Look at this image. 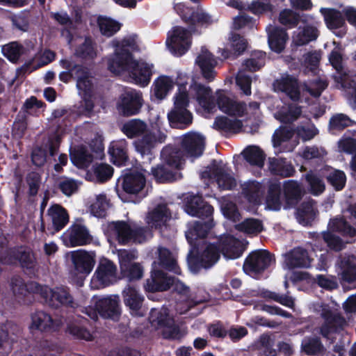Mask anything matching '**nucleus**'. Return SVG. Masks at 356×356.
<instances>
[{
  "mask_svg": "<svg viewBox=\"0 0 356 356\" xmlns=\"http://www.w3.org/2000/svg\"><path fill=\"white\" fill-rule=\"evenodd\" d=\"M138 49L134 38H125L115 45L113 54L107 58L108 70L120 75L127 73L129 82L146 87L151 81L153 65L134 58L133 52Z\"/></svg>",
  "mask_w": 356,
  "mask_h": 356,
  "instance_id": "obj_1",
  "label": "nucleus"
},
{
  "mask_svg": "<svg viewBox=\"0 0 356 356\" xmlns=\"http://www.w3.org/2000/svg\"><path fill=\"white\" fill-rule=\"evenodd\" d=\"M146 177L140 172L130 170L121 176L118 179L117 193L118 197L124 202L138 203L146 197L145 191Z\"/></svg>",
  "mask_w": 356,
  "mask_h": 356,
  "instance_id": "obj_2",
  "label": "nucleus"
},
{
  "mask_svg": "<svg viewBox=\"0 0 356 356\" xmlns=\"http://www.w3.org/2000/svg\"><path fill=\"white\" fill-rule=\"evenodd\" d=\"M191 247L187 255V263L193 273H198L202 268H212L220 258V250L216 242H205Z\"/></svg>",
  "mask_w": 356,
  "mask_h": 356,
  "instance_id": "obj_3",
  "label": "nucleus"
},
{
  "mask_svg": "<svg viewBox=\"0 0 356 356\" xmlns=\"http://www.w3.org/2000/svg\"><path fill=\"white\" fill-rule=\"evenodd\" d=\"M175 10L187 25L189 32L194 35H201L203 31L216 22L213 17L199 5L196 7H189L184 3H179L176 5Z\"/></svg>",
  "mask_w": 356,
  "mask_h": 356,
  "instance_id": "obj_4",
  "label": "nucleus"
},
{
  "mask_svg": "<svg viewBox=\"0 0 356 356\" xmlns=\"http://www.w3.org/2000/svg\"><path fill=\"white\" fill-rule=\"evenodd\" d=\"M33 284L36 290H40L39 296L42 302L48 307L56 309L75 307L76 302L69 287L60 286L50 288L47 285Z\"/></svg>",
  "mask_w": 356,
  "mask_h": 356,
  "instance_id": "obj_5",
  "label": "nucleus"
},
{
  "mask_svg": "<svg viewBox=\"0 0 356 356\" xmlns=\"http://www.w3.org/2000/svg\"><path fill=\"white\" fill-rule=\"evenodd\" d=\"M5 259L8 264H18L29 275H35L38 270V262L33 250L24 245L15 246L7 251Z\"/></svg>",
  "mask_w": 356,
  "mask_h": 356,
  "instance_id": "obj_6",
  "label": "nucleus"
},
{
  "mask_svg": "<svg viewBox=\"0 0 356 356\" xmlns=\"http://www.w3.org/2000/svg\"><path fill=\"white\" fill-rule=\"evenodd\" d=\"M273 263H275V256L267 250L259 249L248 254L243 269L247 275L255 276L263 273Z\"/></svg>",
  "mask_w": 356,
  "mask_h": 356,
  "instance_id": "obj_7",
  "label": "nucleus"
},
{
  "mask_svg": "<svg viewBox=\"0 0 356 356\" xmlns=\"http://www.w3.org/2000/svg\"><path fill=\"white\" fill-rule=\"evenodd\" d=\"M204 177L214 179L220 190H233L236 186V180L232 175V170L222 161L213 159L207 169L203 172Z\"/></svg>",
  "mask_w": 356,
  "mask_h": 356,
  "instance_id": "obj_8",
  "label": "nucleus"
},
{
  "mask_svg": "<svg viewBox=\"0 0 356 356\" xmlns=\"http://www.w3.org/2000/svg\"><path fill=\"white\" fill-rule=\"evenodd\" d=\"M184 211L191 216L202 220L213 216V207L202 195L188 193L183 200Z\"/></svg>",
  "mask_w": 356,
  "mask_h": 356,
  "instance_id": "obj_9",
  "label": "nucleus"
},
{
  "mask_svg": "<svg viewBox=\"0 0 356 356\" xmlns=\"http://www.w3.org/2000/svg\"><path fill=\"white\" fill-rule=\"evenodd\" d=\"M192 34L188 29L176 26L173 27L172 32L168 33L166 44L175 55L181 56L191 47Z\"/></svg>",
  "mask_w": 356,
  "mask_h": 356,
  "instance_id": "obj_10",
  "label": "nucleus"
},
{
  "mask_svg": "<svg viewBox=\"0 0 356 356\" xmlns=\"http://www.w3.org/2000/svg\"><path fill=\"white\" fill-rule=\"evenodd\" d=\"M324 321L319 327V334L326 339L331 335L339 333L346 323L345 318L338 313H334L329 308H323L321 314Z\"/></svg>",
  "mask_w": 356,
  "mask_h": 356,
  "instance_id": "obj_11",
  "label": "nucleus"
},
{
  "mask_svg": "<svg viewBox=\"0 0 356 356\" xmlns=\"http://www.w3.org/2000/svg\"><path fill=\"white\" fill-rule=\"evenodd\" d=\"M213 226V216L211 218H204L202 220L193 222L189 225L188 229L186 232L188 243L191 246H197L201 243L207 242L205 238Z\"/></svg>",
  "mask_w": 356,
  "mask_h": 356,
  "instance_id": "obj_12",
  "label": "nucleus"
},
{
  "mask_svg": "<svg viewBox=\"0 0 356 356\" xmlns=\"http://www.w3.org/2000/svg\"><path fill=\"white\" fill-rule=\"evenodd\" d=\"M329 62L335 70V74L333 75L334 81L343 89H350L353 80L350 75L349 70L343 65L341 54L333 49L329 54Z\"/></svg>",
  "mask_w": 356,
  "mask_h": 356,
  "instance_id": "obj_13",
  "label": "nucleus"
},
{
  "mask_svg": "<svg viewBox=\"0 0 356 356\" xmlns=\"http://www.w3.org/2000/svg\"><path fill=\"white\" fill-rule=\"evenodd\" d=\"M216 243L220 254L229 259L239 258L245 250L241 241L229 234L220 236Z\"/></svg>",
  "mask_w": 356,
  "mask_h": 356,
  "instance_id": "obj_14",
  "label": "nucleus"
},
{
  "mask_svg": "<svg viewBox=\"0 0 356 356\" xmlns=\"http://www.w3.org/2000/svg\"><path fill=\"white\" fill-rule=\"evenodd\" d=\"M143 104L142 93L133 90L121 95L118 108L123 116L129 117L139 113Z\"/></svg>",
  "mask_w": 356,
  "mask_h": 356,
  "instance_id": "obj_15",
  "label": "nucleus"
},
{
  "mask_svg": "<svg viewBox=\"0 0 356 356\" xmlns=\"http://www.w3.org/2000/svg\"><path fill=\"white\" fill-rule=\"evenodd\" d=\"M189 93L205 111L212 112L216 108V99L209 86L193 81L189 87Z\"/></svg>",
  "mask_w": 356,
  "mask_h": 356,
  "instance_id": "obj_16",
  "label": "nucleus"
},
{
  "mask_svg": "<svg viewBox=\"0 0 356 356\" xmlns=\"http://www.w3.org/2000/svg\"><path fill=\"white\" fill-rule=\"evenodd\" d=\"M173 276L154 268L151 271L150 277L147 279L144 289L148 293L163 292L171 288L173 284Z\"/></svg>",
  "mask_w": 356,
  "mask_h": 356,
  "instance_id": "obj_17",
  "label": "nucleus"
},
{
  "mask_svg": "<svg viewBox=\"0 0 356 356\" xmlns=\"http://www.w3.org/2000/svg\"><path fill=\"white\" fill-rule=\"evenodd\" d=\"M204 146V138L193 132L185 134L181 142V149L188 157L200 156L203 154Z\"/></svg>",
  "mask_w": 356,
  "mask_h": 356,
  "instance_id": "obj_18",
  "label": "nucleus"
},
{
  "mask_svg": "<svg viewBox=\"0 0 356 356\" xmlns=\"http://www.w3.org/2000/svg\"><path fill=\"white\" fill-rule=\"evenodd\" d=\"M186 154L177 145H168L161 152V158L167 166L174 170H181L185 165Z\"/></svg>",
  "mask_w": 356,
  "mask_h": 356,
  "instance_id": "obj_19",
  "label": "nucleus"
},
{
  "mask_svg": "<svg viewBox=\"0 0 356 356\" xmlns=\"http://www.w3.org/2000/svg\"><path fill=\"white\" fill-rule=\"evenodd\" d=\"M275 91L284 92L292 101L298 102L300 99V90L298 79L292 75L286 74L273 83Z\"/></svg>",
  "mask_w": 356,
  "mask_h": 356,
  "instance_id": "obj_20",
  "label": "nucleus"
},
{
  "mask_svg": "<svg viewBox=\"0 0 356 356\" xmlns=\"http://www.w3.org/2000/svg\"><path fill=\"white\" fill-rule=\"evenodd\" d=\"M123 301L132 315L142 316L140 309L144 301V297L139 293L138 289L133 284H129L122 291Z\"/></svg>",
  "mask_w": 356,
  "mask_h": 356,
  "instance_id": "obj_21",
  "label": "nucleus"
},
{
  "mask_svg": "<svg viewBox=\"0 0 356 356\" xmlns=\"http://www.w3.org/2000/svg\"><path fill=\"white\" fill-rule=\"evenodd\" d=\"M305 191L296 180H286L283 184L285 208H293L302 200Z\"/></svg>",
  "mask_w": 356,
  "mask_h": 356,
  "instance_id": "obj_22",
  "label": "nucleus"
},
{
  "mask_svg": "<svg viewBox=\"0 0 356 356\" xmlns=\"http://www.w3.org/2000/svg\"><path fill=\"white\" fill-rule=\"evenodd\" d=\"M95 309L99 314L104 318H110L114 321L119 319L120 309L118 298H103L96 301Z\"/></svg>",
  "mask_w": 356,
  "mask_h": 356,
  "instance_id": "obj_23",
  "label": "nucleus"
},
{
  "mask_svg": "<svg viewBox=\"0 0 356 356\" xmlns=\"http://www.w3.org/2000/svg\"><path fill=\"white\" fill-rule=\"evenodd\" d=\"M60 325V320L54 319L43 311H37L32 316V326L42 332H56Z\"/></svg>",
  "mask_w": 356,
  "mask_h": 356,
  "instance_id": "obj_24",
  "label": "nucleus"
},
{
  "mask_svg": "<svg viewBox=\"0 0 356 356\" xmlns=\"http://www.w3.org/2000/svg\"><path fill=\"white\" fill-rule=\"evenodd\" d=\"M285 262L289 269L305 268L310 266L307 251L300 247L295 248L286 254Z\"/></svg>",
  "mask_w": 356,
  "mask_h": 356,
  "instance_id": "obj_25",
  "label": "nucleus"
},
{
  "mask_svg": "<svg viewBox=\"0 0 356 356\" xmlns=\"http://www.w3.org/2000/svg\"><path fill=\"white\" fill-rule=\"evenodd\" d=\"M289 40V35L284 28L274 26L268 32V43L270 49L277 53H282Z\"/></svg>",
  "mask_w": 356,
  "mask_h": 356,
  "instance_id": "obj_26",
  "label": "nucleus"
},
{
  "mask_svg": "<svg viewBox=\"0 0 356 356\" xmlns=\"http://www.w3.org/2000/svg\"><path fill=\"white\" fill-rule=\"evenodd\" d=\"M195 62L200 69L203 78L207 82L213 81L216 75L214 69L217 65V61L213 56L209 52L200 54Z\"/></svg>",
  "mask_w": 356,
  "mask_h": 356,
  "instance_id": "obj_27",
  "label": "nucleus"
},
{
  "mask_svg": "<svg viewBox=\"0 0 356 356\" xmlns=\"http://www.w3.org/2000/svg\"><path fill=\"white\" fill-rule=\"evenodd\" d=\"M268 170L272 175L284 178L293 177L296 173L293 165L284 158H269Z\"/></svg>",
  "mask_w": 356,
  "mask_h": 356,
  "instance_id": "obj_28",
  "label": "nucleus"
},
{
  "mask_svg": "<svg viewBox=\"0 0 356 356\" xmlns=\"http://www.w3.org/2000/svg\"><path fill=\"white\" fill-rule=\"evenodd\" d=\"M74 54L81 60L92 61L97 55L96 42L90 36H86L84 41L76 47Z\"/></svg>",
  "mask_w": 356,
  "mask_h": 356,
  "instance_id": "obj_29",
  "label": "nucleus"
},
{
  "mask_svg": "<svg viewBox=\"0 0 356 356\" xmlns=\"http://www.w3.org/2000/svg\"><path fill=\"white\" fill-rule=\"evenodd\" d=\"M116 270L114 263L105 259L99 262L95 274L102 284L108 286L111 283V279L115 277Z\"/></svg>",
  "mask_w": 356,
  "mask_h": 356,
  "instance_id": "obj_30",
  "label": "nucleus"
},
{
  "mask_svg": "<svg viewBox=\"0 0 356 356\" xmlns=\"http://www.w3.org/2000/svg\"><path fill=\"white\" fill-rule=\"evenodd\" d=\"M75 270L79 273L89 274L95 264V259L84 250H79L72 254Z\"/></svg>",
  "mask_w": 356,
  "mask_h": 356,
  "instance_id": "obj_31",
  "label": "nucleus"
},
{
  "mask_svg": "<svg viewBox=\"0 0 356 356\" xmlns=\"http://www.w3.org/2000/svg\"><path fill=\"white\" fill-rule=\"evenodd\" d=\"M48 214L52 220V225L54 232L63 229L69 222V215L67 210L59 204H54L48 209Z\"/></svg>",
  "mask_w": 356,
  "mask_h": 356,
  "instance_id": "obj_32",
  "label": "nucleus"
},
{
  "mask_svg": "<svg viewBox=\"0 0 356 356\" xmlns=\"http://www.w3.org/2000/svg\"><path fill=\"white\" fill-rule=\"evenodd\" d=\"M108 229L112 232L120 245H127L131 242L132 228L130 225L124 220L111 222Z\"/></svg>",
  "mask_w": 356,
  "mask_h": 356,
  "instance_id": "obj_33",
  "label": "nucleus"
},
{
  "mask_svg": "<svg viewBox=\"0 0 356 356\" xmlns=\"http://www.w3.org/2000/svg\"><path fill=\"white\" fill-rule=\"evenodd\" d=\"M301 350L307 356H321L325 353L326 349L320 337L307 336L302 340Z\"/></svg>",
  "mask_w": 356,
  "mask_h": 356,
  "instance_id": "obj_34",
  "label": "nucleus"
},
{
  "mask_svg": "<svg viewBox=\"0 0 356 356\" xmlns=\"http://www.w3.org/2000/svg\"><path fill=\"white\" fill-rule=\"evenodd\" d=\"M168 119L172 127L184 129L192 123L193 116L188 109H172Z\"/></svg>",
  "mask_w": 356,
  "mask_h": 356,
  "instance_id": "obj_35",
  "label": "nucleus"
},
{
  "mask_svg": "<svg viewBox=\"0 0 356 356\" xmlns=\"http://www.w3.org/2000/svg\"><path fill=\"white\" fill-rule=\"evenodd\" d=\"M33 284H40L39 283L31 281L25 283L24 280L19 276H14L11 278L10 287L15 296H26L29 294L40 295V290L35 289Z\"/></svg>",
  "mask_w": 356,
  "mask_h": 356,
  "instance_id": "obj_36",
  "label": "nucleus"
},
{
  "mask_svg": "<svg viewBox=\"0 0 356 356\" xmlns=\"http://www.w3.org/2000/svg\"><path fill=\"white\" fill-rule=\"evenodd\" d=\"M108 153L111 161L115 165H125L129 160L124 141H113L108 148Z\"/></svg>",
  "mask_w": 356,
  "mask_h": 356,
  "instance_id": "obj_37",
  "label": "nucleus"
},
{
  "mask_svg": "<svg viewBox=\"0 0 356 356\" xmlns=\"http://www.w3.org/2000/svg\"><path fill=\"white\" fill-rule=\"evenodd\" d=\"M243 127V122L238 119H230L227 116H218L215 118L213 128L225 133L238 134Z\"/></svg>",
  "mask_w": 356,
  "mask_h": 356,
  "instance_id": "obj_38",
  "label": "nucleus"
},
{
  "mask_svg": "<svg viewBox=\"0 0 356 356\" xmlns=\"http://www.w3.org/2000/svg\"><path fill=\"white\" fill-rule=\"evenodd\" d=\"M230 41L232 51L225 49L222 52V56L225 59L242 55L248 47L247 40L238 33H232Z\"/></svg>",
  "mask_w": 356,
  "mask_h": 356,
  "instance_id": "obj_39",
  "label": "nucleus"
},
{
  "mask_svg": "<svg viewBox=\"0 0 356 356\" xmlns=\"http://www.w3.org/2000/svg\"><path fill=\"white\" fill-rule=\"evenodd\" d=\"M92 240L87 228L81 225L72 226L69 235V241L72 247L90 244Z\"/></svg>",
  "mask_w": 356,
  "mask_h": 356,
  "instance_id": "obj_40",
  "label": "nucleus"
},
{
  "mask_svg": "<svg viewBox=\"0 0 356 356\" xmlns=\"http://www.w3.org/2000/svg\"><path fill=\"white\" fill-rule=\"evenodd\" d=\"M289 293V291L282 294L266 289H261L257 291V296L265 299L266 301H274L289 308H293L295 305L294 299Z\"/></svg>",
  "mask_w": 356,
  "mask_h": 356,
  "instance_id": "obj_41",
  "label": "nucleus"
},
{
  "mask_svg": "<svg viewBox=\"0 0 356 356\" xmlns=\"http://www.w3.org/2000/svg\"><path fill=\"white\" fill-rule=\"evenodd\" d=\"M325 22L329 29H338L346 28L344 15L339 10L334 8H321Z\"/></svg>",
  "mask_w": 356,
  "mask_h": 356,
  "instance_id": "obj_42",
  "label": "nucleus"
},
{
  "mask_svg": "<svg viewBox=\"0 0 356 356\" xmlns=\"http://www.w3.org/2000/svg\"><path fill=\"white\" fill-rule=\"evenodd\" d=\"M281 184L278 181H270L268 185V191L266 195V205L273 211H279L282 207L281 196Z\"/></svg>",
  "mask_w": 356,
  "mask_h": 356,
  "instance_id": "obj_43",
  "label": "nucleus"
},
{
  "mask_svg": "<svg viewBox=\"0 0 356 356\" xmlns=\"http://www.w3.org/2000/svg\"><path fill=\"white\" fill-rule=\"evenodd\" d=\"M171 217L170 210L165 204H159L147 216L148 223L155 227L164 225Z\"/></svg>",
  "mask_w": 356,
  "mask_h": 356,
  "instance_id": "obj_44",
  "label": "nucleus"
},
{
  "mask_svg": "<svg viewBox=\"0 0 356 356\" xmlns=\"http://www.w3.org/2000/svg\"><path fill=\"white\" fill-rule=\"evenodd\" d=\"M328 227L331 232H337L343 237L356 236V228L352 226L343 217L330 220Z\"/></svg>",
  "mask_w": 356,
  "mask_h": 356,
  "instance_id": "obj_45",
  "label": "nucleus"
},
{
  "mask_svg": "<svg viewBox=\"0 0 356 356\" xmlns=\"http://www.w3.org/2000/svg\"><path fill=\"white\" fill-rule=\"evenodd\" d=\"M341 279L348 283H356V257H344L341 260Z\"/></svg>",
  "mask_w": 356,
  "mask_h": 356,
  "instance_id": "obj_46",
  "label": "nucleus"
},
{
  "mask_svg": "<svg viewBox=\"0 0 356 356\" xmlns=\"http://www.w3.org/2000/svg\"><path fill=\"white\" fill-rule=\"evenodd\" d=\"M159 264L161 267L177 275L181 274V268L173 258L172 252L166 248L159 249Z\"/></svg>",
  "mask_w": 356,
  "mask_h": 356,
  "instance_id": "obj_47",
  "label": "nucleus"
},
{
  "mask_svg": "<svg viewBox=\"0 0 356 356\" xmlns=\"http://www.w3.org/2000/svg\"><path fill=\"white\" fill-rule=\"evenodd\" d=\"M146 123L140 119H132L126 122L121 131L129 138H134L144 134L147 130Z\"/></svg>",
  "mask_w": 356,
  "mask_h": 356,
  "instance_id": "obj_48",
  "label": "nucleus"
},
{
  "mask_svg": "<svg viewBox=\"0 0 356 356\" xmlns=\"http://www.w3.org/2000/svg\"><path fill=\"white\" fill-rule=\"evenodd\" d=\"M319 35V31L316 26L306 24L293 40L296 46L305 45L310 42L316 40Z\"/></svg>",
  "mask_w": 356,
  "mask_h": 356,
  "instance_id": "obj_49",
  "label": "nucleus"
},
{
  "mask_svg": "<svg viewBox=\"0 0 356 356\" xmlns=\"http://www.w3.org/2000/svg\"><path fill=\"white\" fill-rule=\"evenodd\" d=\"M26 48L19 42H10L2 46L3 55L12 63H17L20 57L25 54Z\"/></svg>",
  "mask_w": 356,
  "mask_h": 356,
  "instance_id": "obj_50",
  "label": "nucleus"
},
{
  "mask_svg": "<svg viewBox=\"0 0 356 356\" xmlns=\"http://www.w3.org/2000/svg\"><path fill=\"white\" fill-rule=\"evenodd\" d=\"M243 157L251 165L262 168L266 160L264 152L257 146H249L243 152Z\"/></svg>",
  "mask_w": 356,
  "mask_h": 356,
  "instance_id": "obj_51",
  "label": "nucleus"
},
{
  "mask_svg": "<svg viewBox=\"0 0 356 356\" xmlns=\"http://www.w3.org/2000/svg\"><path fill=\"white\" fill-rule=\"evenodd\" d=\"M164 163L158 164L151 169L152 175L159 183L172 182L176 180L177 172Z\"/></svg>",
  "mask_w": 356,
  "mask_h": 356,
  "instance_id": "obj_52",
  "label": "nucleus"
},
{
  "mask_svg": "<svg viewBox=\"0 0 356 356\" xmlns=\"http://www.w3.org/2000/svg\"><path fill=\"white\" fill-rule=\"evenodd\" d=\"M70 159L77 168H86L92 162L93 156L85 147H81L70 152Z\"/></svg>",
  "mask_w": 356,
  "mask_h": 356,
  "instance_id": "obj_53",
  "label": "nucleus"
},
{
  "mask_svg": "<svg viewBox=\"0 0 356 356\" xmlns=\"http://www.w3.org/2000/svg\"><path fill=\"white\" fill-rule=\"evenodd\" d=\"M296 213L300 223L307 225L312 222L315 218L313 200L302 202L297 208Z\"/></svg>",
  "mask_w": 356,
  "mask_h": 356,
  "instance_id": "obj_54",
  "label": "nucleus"
},
{
  "mask_svg": "<svg viewBox=\"0 0 356 356\" xmlns=\"http://www.w3.org/2000/svg\"><path fill=\"white\" fill-rule=\"evenodd\" d=\"M301 21L302 22H305L301 19L299 13L289 8L282 10L278 17V22L287 29L296 27Z\"/></svg>",
  "mask_w": 356,
  "mask_h": 356,
  "instance_id": "obj_55",
  "label": "nucleus"
},
{
  "mask_svg": "<svg viewBox=\"0 0 356 356\" xmlns=\"http://www.w3.org/2000/svg\"><path fill=\"white\" fill-rule=\"evenodd\" d=\"M110 207V201L105 194L97 195L95 200L90 206V213L97 218H105Z\"/></svg>",
  "mask_w": 356,
  "mask_h": 356,
  "instance_id": "obj_56",
  "label": "nucleus"
},
{
  "mask_svg": "<svg viewBox=\"0 0 356 356\" xmlns=\"http://www.w3.org/2000/svg\"><path fill=\"white\" fill-rule=\"evenodd\" d=\"M66 332L78 339L92 341V335L81 321H72L67 324Z\"/></svg>",
  "mask_w": 356,
  "mask_h": 356,
  "instance_id": "obj_57",
  "label": "nucleus"
},
{
  "mask_svg": "<svg viewBox=\"0 0 356 356\" xmlns=\"http://www.w3.org/2000/svg\"><path fill=\"white\" fill-rule=\"evenodd\" d=\"M156 144V138L152 134H145L141 139L136 141L135 147L138 152L142 156H152V149Z\"/></svg>",
  "mask_w": 356,
  "mask_h": 356,
  "instance_id": "obj_58",
  "label": "nucleus"
},
{
  "mask_svg": "<svg viewBox=\"0 0 356 356\" xmlns=\"http://www.w3.org/2000/svg\"><path fill=\"white\" fill-rule=\"evenodd\" d=\"M237 230L248 234H258L263 231L262 221L256 218H247L236 225Z\"/></svg>",
  "mask_w": 356,
  "mask_h": 356,
  "instance_id": "obj_59",
  "label": "nucleus"
},
{
  "mask_svg": "<svg viewBox=\"0 0 356 356\" xmlns=\"http://www.w3.org/2000/svg\"><path fill=\"white\" fill-rule=\"evenodd\" d=\"M325 179L337 191H341L346 186V175L342 170L333 169L327 172Z\"/></svg>",
  "mask_w": 356,
  "mask_h": 356,
  "instance_id": "obj_60",
  "label": "nucleus"
},
{
  "mask_svg": "<svg viewBox=\"0 0 356 356\" xmlns=\"http://www.w3.org/2000/svg\"><path fill=\"white\" fill-rule=\"evenodd\" d=\"M154 86L155 97L159 99H163L172 88V82L168 76H163L155 80Z\"/></svg>",
  "mask_w": 356,
  "mask_h": 356,
  "instance_id": "obj_61",
  "label": "nucleus"
},
{
  "mask_svg": "<svg viewBox=\"0 0 356 356\" xmlns=\"http://www.w3.org/2000/svg\"><path fill=\"white\" fill-rule=\"evenodd\" d=\"M266 54L264 51H255L252 54L251 58L244 61L245 69L254 72L259 70L264 66Z\"/></svg>",
  "mask_w": 356,
  "mask_h": 356,
  "instance_id": "obj_62",
  "label": "nucleus"
},
{
  "mask_svg": "<svg viewBox=\"0 0 356 356\" xmlns=\"http://www.w3.org/2000/svg\"><path fill=\"white\" fill-rule=\"evenodd\" d=\"M98 24L102 34L107 37L113 35L121 27L119 22L108 17L99 18Z\"/></svg>",
  "mask_w": 356,
  "mask_h": 356,
  "instance_id": "obj_63",
  "label": "nucleus"
},
{
  "mask_svg": "<svg viewBox=\"0 0 356 356\" xmlns=\"http://www.w3.org/2000/svg\"><path fill=\"white\" fill-rule=\"evenodd\" d=\"M92 170L99 183L108 181L113 175V168L106 163H96L92 165Z\"/></svg>",
  "mask_w": 356,
  "mask_h": 356,
  "instance_id": "obj_64",
  "label": "nucleus"
}]
</instances>
